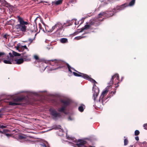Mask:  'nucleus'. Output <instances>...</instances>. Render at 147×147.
<instances>
[{"label":"nucleus","mask_w":147,"mask_h":147,"mask_svg":"<svg viewBox=\"0 0 147 147\" xmlns=\"http://www.w3.org/2000/svg\"><path fill=\"white\" fill-rule=\"evenodd\" d=\"M18 21L20 23L16 25L17 28L19 29L20 31L23 32H25L26 31L27 27L26 25L28 24L27 22L24 21L23 19L20 16L17 17Z\"/></svg>","instance_id":"f257e3e1"},{"label":"nucleus","mask_w":147,"mask_h":147,"mask_svg":"<svg viewBox=\"0 0 147 147\" xmlns=\"http://www.w3.org/2000/svg\"><path fill=\"white\" fill-rule=\"evenodd\" d=\"M119 76L118 74H116L113 76L109 82V84L111 86L113 83L115 85V88H117L118 86V84L119 82Z\"/></svg>","instance_id":"f03ea898"},{"label":"nucleus","mask_w":147,"mask_h":147,"mask_svg":"<svg viewBox=\"0 0 147 147\" xmlns=\"http://www.w3.org/2000/svg\"><path fill=\"white\" fill-rule=\"evenodd\" d=\"M63 26L62 24L60 22H57L54 26H53L51 28L48 29V27L45 28V29L47 32H52L55 28H57L56 31L60 30H62Z\"/></svg>","instance_id":"7ed1b4c3"},{"label":"nucleus","mask_w":147,"mask_h":147,"mask_svg":"<svg viewBox=\"0 0 147 147\" xmlns=\"http://www.w3.org/2000/svg\"><path fill=\"white\" fill-rule=\"evenodd\" d=\"M50 61L52 62H54L55 65L58 66L56 69L61 68L65 67L66 65L67 66V64H68L64 61L60 60L55 59L54 60H51Z\"/></svg>","instance_id":"20e7f679"},{"label":"nucleus","mask_w":147,"mask_h":147,"mask_svg":"<svg viewBox=\"0 0 147 147\" xmlns=\"http://www.w3.org/2000/svg\"><path fill=\"white\" fill-rule=\"evenodd\" d=\"M128 6L127 3H125L120 5H117L113 9L115 11V13H116L119 11L124 9L126 7Z\"/></svg>","instance_id":"39448f33"},{"label":"nucleus","mask_w":147,"mask_h":147,"mask_svg":"<svg viewBox=\"0 0 147 147\" xmlns=\"http://www.w3.org/2000/svg\"><path fill=\"white\" fill-rule=\"evenodd\" d=\"M108 92L109 90L107 89L105 90L102 92L99 99V101L100 102H101L102 103L103 101H104L107 99V97L105 98V97L107 95Z\"/></svg>","instance_id":"423d86ee"},{"label":"nucleus","mask_w":147,"mask_h":147,"mask_svg":"<svg viewBox=\"0 0 147 147\" xmlns=\"http://www.w3.org/2000/svg\"><path fill=\"white\" fill-rule=\"evenodd\" d=\"M98 18H94L90 20L89 22V24L90 25H94L95 26H98L100 24L99 22Z\"/></svg>","instance_id":"0eeeda50"},{"label":"nucleus","mask_w":147,"mask_h":147,"mask_svg":"<svg viewBox=\"0 0 147 147\" xmlns=\"http://www.w3.org/2000/svg\"><path fill=\"white\" fill-rule=\"evenodd\" d=\"M49 111L51 115L54 118L60 117L61 116L60 113H58L55 109H49Z\"/></svg>","instance_id":"6e6552de"},{"label":"nucleus","mask_w":147,"mask_h":147,"mask_svg":"<svg viewBox=\"0 0 147 147\" xmlns=\"http://www.w3.org/2000/svg\"><path fill=\"white\" fill-rule=\"evenodd\" d=\"M93 91L94 92L93 97V100L94 101H95L96 98H97L99 92V89L98 88H93Z\"/></svg>","instance_id":"1a4fd4ad"},{"label":"nucleus","mask_w":147,"mask_h":147,"mask_svg":"<svg viewBox=\"0 0 147 147\" xmlns=\"http://www.w3.org/2000/svg\"><path fill=\"white\" fill-rule=\"evenodd\" d=\"M86 142L82 140H78L77 143L76 144V145L78 147H82L83 146L86 144Z\"/></svg>","instance_id":"9d476101"},{"label":"nucleus","mask_w":147,"mask_h":147,"mask_svg":"<svg viewBox=\"0 0 147 147\" xmlns=\"http://www.w3.org/2000/svg\"><path fill=\"white\" fill-rule=\"evenodd\" d=\"M76 72L78 73L74 72H73V74L74 76H76L81 77L85 79L86 74L81 73L78 71Z\"/></svg>","instance_id":"9b49d317"},{"label":"nucleus","mask_w":147,"mask_h":147,"mask_svg":"<svg viewBox=\"0 0 147 147\" xmlns=\"http://www.w3.org/2000/svg\"><path fill=\"white\" fill-rule=\"evenodd\" d=\"M30 56L26 53H23L22 54V59L25 61H30V60L31 59L30 58Z\"/></svg>","instance_id":"f8f14e48"},{"label":"nucleus","mask_w":147,"mask_h":147,"mask_svg":"<svg viewBox=\"0 0 147 147\" xmlns=\"http://www.w3.org/2000/svg\"><path fill=\"white\" fill-rule=\"evenodd\" d=\"M26 100V98L25 97H18L14 99V101L16 102H22Z\"/></svg>","instance_id":"ddd939ff"},{"label":"nucleus","mask_w":147,"mask_h":147,"mask_svg":"<svg viewBox=\"0 0 147 147\" xmlns=\"http://www.w3.org/2000/svg\"><path fill=\"white\" fill-rule=\"evenodd\" d=\"M85 79L90 81L92 83H94V86L95 85V83H97V82L94 79L91 78L88 75H86Z\"/></svg>","instance_id":"4468645a"},{"label":"nucleus","mask_w":147,"mask_h":147,"mask_svg":"<svg viewBox=\"0 0 147 147\" xmlns=\"http://www.w3.org/2000/svg\"><path fill=\"white\" fill-rule=\"evenodd\" d=\"M61 102L63 103V106L66 107L67 106L69 105L70 104V101L68 100H62Z\"/></svg>","instance_id":"2eb2a0df"},{"label":"nucleus","mask_w":147,"mask_h":147,"mask_svg":"<svg viewBox=\"0 0 147 147\" xmlns=\"http://www.w3.org/2000/svg\"><path fill=\"white\" fill-rule=\"evenodd\" d=\"M63 0H58L52 2V5H58L61 4L63 2Z\"/></svg>","instance_id":"dca6fc26"},{"label":"nucleus","mask_w":147,"mask_h":147,"mask_svg":"<svg viewBox=\"0 0 147 147\" xmlns=\"http://www.w3.org/2000/svg\"><path fill=\"white\" fill-rule=\"evenodd\" d=\"M15 61L16 62V64H20L23 63L24 60L23 59L21 58L19 59H16L15 60Z\"/></svg>","instance_id":"f3484780"},{"label":"nucleus","mask_w":147,"mask_h":147,"mask_svg":"<svg viewBox=\"0 0 147 147\" xmlns=\"http://www.w3.org/2000/svg\"><path fill=\"white\" fill-rule=\"evenodd\" d=\"M6 58L8 60H4L3 61L4 63L6 64H11L12 63L10 60V57L8 55H7L6 57Z\"/></svg>","instance_id":"a211bd4d"},{"label":"nucleus","mask_w":147,"mask_h":147,"mask_svg":"<svg viewBox=\"0 0 147 147\" xmlns=\"http://www.w3.org/2000/svg\"><path fill=\"white\" fill-rule=\"evenodd\" d=\"M2 4L3 6L7 7L9 5V3L4 0H0V5Z\"/></svg>","instance_id":"6ab92c4d"},{"label":"nucleus","mask_w":147,"mask_h":147,"mask_svg":"<svg viewBox=\"0 0 147 147\" xmlns=\"http://www.w3.org/2000/svg\"><path fill=\"white\" fill-rule=\"evenodd\" d=\"M107 12L106 11L105 12H101L99 13L98 14V18H100L102 17V16H107Z\"/></svg>","instance_id":"aec40b11"},{"label":"nucleus","mask_w":147,"mask_h":147,"mask_svg":"<svg viewBox=\"0 0 147 147\" xmlns=\"http://www.w3.org/2000/svg\"><path fill=\"white\" fill-rule=\"evenodd\" d=\"M107 13V16L108 17H110L113 16L114 15L115 13V11L113 10L110 11H106Z\"/></svg>","instance_id":"412c9836"},{"label":"nucleus","mask_w":147,"mask_h":147,"mask_svg":"<svg viewBox=\"0 0 147 147\" xmlns=\"http://www.w3.org/2000/svg\"><path fill=\"white\" fill-rule=\"evenodd\" d=\"M116 89H115V90L114 91H111L107 96V99L108 98H110L111 97L113 96L114 94H115L116 92Z\"/></svg>","instance_id":"4be33fe9"},{"label":"nucleus","mask_w":147,"mask_h":147,"mask_svg":"<svg viewBox=\"0 0 147 147\" xmlns=\"http://www.w3.org/2000/svg\"><path fill=\"white\" fill-rule=\"evenodd\" d=\"M90 25H86L84 27H82L81 29V30L80 31V32H82L84 30H86L88 29L89 28Z\"/></svg>","instance_id":"5701e85b"},{"label":"nucleus","mask_w":147,"mask_h":147,"mask_svg":"<svg viewBox=\"0 0 147 147\" xmlns=\"http://www.w3.org/2000/svg\"><path fill=\"white\" fill-rule=\"evenodd\" d=\"M67 66L68 68L69 71L71 73L72 72V71L71 70V69L73 70L74 71H76V72L77 71V70H76L74 68L71 67L68 64H67Z\"/></svg>","instance_id":"b1692460"},{"label":"nucleus","mask_w":147,"mask_h":147,"mask_svg":"<svg viewBox=\"0 0 147 147\" xmlns=\"http://www.w3.org/2000/svg\"><path fill=\"white\" fill-rule=\"evenodd\" d=\"M9 105L15 106L16 105H20L21 104L20 103L18 102H9Z\"/></svg>","instance_id":"393cba45"},{"label":"nucleus","mask_w":147,"mask_h":147,"mask_svg":"<svg viewBox=\"0 0 147 147\" xmlns=\"http://www.w3.org/2000/svg\"><path fill=\"white\" fill-rule=\"evenodd\" d=\"M60 42L61 43H64L67 42H68V40L66 38H62L60 40Z\"/></svg>","instance_id":"a878e982"},{"label":"nucleus","mask_w":147,"mask_h":147,"mask_svg":"<svg viewBox=\"0 0 147 147\" xmlns=\"http://www.w3.org/2000/svg\"><path fill=\"white\" fill-rule=\"evenodd\" d=\"M66 108L65 107H62L61 108L59 109L58 111L60 112H64Z\"/></svg>","instance_id":"bb28decb"},{"label":"nucleus","mask_w":147,"mask_h":147,"mask_svg":"<svg viewBox=\"0 0 147 147\" xmlns=\"http://www.w3.org/2000/svg\"><path fill=\"white\" fill-rule=\"evenodd\" d=\"M34 58L38 62H41L42 61V59L39 58L38 56L37 55H35L34 56Z\"/></svg>","instance_id":"cd10ccee"},{"label":"nucleus","mask_w":147,"mask_h":147,"mask_svg":"<svg viewBox=\"0 0 147 147\" xmlns=\"http://www.w3.org/2000/svg\"><path fill=\"white\" fill-rule=\"evenodd\" d=\"M26 137L22 135H19L18 137V138L19 139L23 140H26Z\"/></svg>","instance_id":"c85d7f7f"},{"label":"nucleus","mask_w":147,"mask_h":147,"mask_svg":"<svg viewBox=\"0 0 147 147\" xmlns=\"http://www.w3.org/2000/svg\"><path fill=\"white\" fill-rule=\"evenodd\" d=\"M13 56H19L20 55V54L14 51H13Z\"/></svg>","instance_id":"c756f323"},{"label":"nucleus","mask_w":147,"mask_h":147,"mask_svg":"<svg viewBox=\"0 0 147 147\" xmlns=\"http://www.w3.org/2000/svg\"><path fill=\"white\" fill-rule=\"evenodd\" d=\"M33 27H34V29L32 30V32H36L37 31V29L36 26H33Z\"/></svg>","instance_id":"7c9ffc66"},{"label":"nucleus","mask_w":147,"mask_h":147,"mask_svg":"<svg viewBox=\"0 0 147 147\" xmlns=\"http://www.w3.org/2000/svg\"><path fill=\"white\" fill-rule=\"evenodd\" d=\"M135 0H132L129 3V5L130 6H132L135 3Z\"/></svg>","instance_id":"2f4dec72"},{"label":"nucleus","mask_w":147,"mask_h":147,"mask_svg":"<svg viewBox=\"0 0 147 147\" xmlns=\"http://www.w3.org/2000/svg\"><path fill=\"white\" fill-rule=\"evenodd\" d=\"M124 145L126 146L128 144V141L127 138L124 140Z\"/></svg>","instance_id":"473e14b6"},{"label":"nucleus","mask_w":147,"mask_h":147,"mask_svg":"<svg viewBox=\"0 0 147 147\" xmlns=\"http://www.w3.org/2000/svg\"><path fill=\"white\" fill-rule=\"evenodd\" d=\"M86 36H77L75 38V39H76L77 40H78L80 39H81V38H84Z\"/></svg>","instance_id":"72a5a7b5"},{"label":"nucleus","mask_w":147,"mask_h":147,"mask_svg":"<svg viewBox=\"0 0 147 147\" xmlns=\"http://www.w3.org/2000/svg\"><path fill=\"white\" fill-rule=\"evenodd\" d=\"M78 110L81 112H82L84 111L83 107L82 106H80L78 107Z\"/></svg>","instance_id":"f704fd0d"},{"label":"nucleus","mask_w":147,"mask_h":147,"mask_svg":"<svg viewBox=\"0 0 147 147\" xmlns=\"http://www.w3.org/2000/svg\"><path fill=\"white\" fill-rule=\"evenodd\" d=\"M140 134V131L138 130H136L135 131V136H138Z\"/></svg>","instance_id":"c9c22d12"},{"label":"nucleus","mask_w":147,"mask_h":147,"mask_svg":"<svg viewBox=\"0 0 147 147\" xmlns=\"http://www.w3.org/2000/svg\"><path fill=\"white\" fill-rule=\"evenodd\" d=\"M9 131V130L7 129H4L3 130V131H2V133L3 134H6Z\"/></svg>","instance_id":"e433bc0d"},{"label":"nucleus","mask_w":147,"mask_h":147,"mask_svg":"<svg viewBox=\"0 0 147 147\" xmlns=\"http://www.w3.org/2000/svg\"><path fill=\"white\" fill-rule=\"evenodd\" d=\"M5 55V53L3 52H0V57Z\"/></svg>","instance_id":"4c0bfd02"},{"label":"nucleus","mask_w":147,"mask_h":147,"mask_svg":"<svg viewBox=\"0 0 147 147\" xmlns=\"http://www.w3.org/2000/svg\"><path fill=\"white\" fill-rule=\"evenodd\" d=\"M9 55L10 57H11V58H13V53H9Z\"/></svg>","instance_id":"58836bf2"},{"label":"nucleus","mask_w":147,"mask_h":147,"mask_svg":"<svg viewBox=\"0 0 147 147\" xmlns=\"http://www.w3.org/2000/svg\"><path fill=\"white\" fill-rule=\"evenodd\" d=\"M0 127L1 128H2V129H3V128H6L7 127H6V126L2 125L1 126L0 125Z\"/></svg>","instance_id":"ea45409f"},{"label":"nucleus","mask_w":147,"mask_h":147,"mask_svg":"<svg viewBox=\"0 0 147 147\" xmlns=\"http://www.w3.org/2000/svg\"><path fill=\"white\" fill-rule=\"evenodd\" d=\"M7 36L8 35L7 34H5L3 36V37L5 38L6 39H7Z\"/></svg>","instance_id":"a19ab883"},{"label":"nucleus","mask_w":147,"mask_h":147,"mask_svg":"<svg viewBox=\"0 0 147 147\" xmlns=\"http://www.w3.org/2000/svg\"><path fill=\"white\" fill-rule=\"evenodd\" d=\"M39 28L40 30H42V26L41 24H39Z\"/></svg>","instance_id":"79ce46f5"},{"label":"nucleus","mask_w":147,"mask_h":147,"mask_svg":"<svg viewBox=\"0 0 147 147\" xmlns=\"http://www.w3.org/2000/svg\"><path fill=\"white\" fill-rule=\"evenodd\" d=\"M5 135L7 137L10 136H11V135L9 134H7V133L5 134Z\"/></svg>","instance_id":"37998d69"},{"label":"nucleus","mask_w":147,"mask_h":147,"mask_svg":"<svg viewBox=\"0 0 147 147\" xmlns=\"http://www.w3.org/2000/svg\"><path fill=\"white\" fill-rule=\"evenodd\" d=\"M22 48H23L24 49H28V48L27 47L26 45H24L22 47Z\"/></svg>","instance_id":"c03bdc74"},{"label":"nucleus","mask_w":147,"mask_h":147,"mask_svg":"<svg viewBox=\"0 0 147 147\" xmlns=\"http://www.w3.org/2000/svg\"><path fill=\"white\" fill-rule=\"evenodd\" d=\"M28 41L30 42V43H31L33 41V39H32L30 38L28 39Z\"/></svg>","instance_id":"a18cd8bd"},{"label":"nucleus","mask_w":147,"mask_h":147,"mask_svg":"<svg viewBox=\"0 0 147 147\" xmlns=\"http://www.w3.org/2000/svg\"><path fill=\"white\" fill-rule=\"evenodd\" d=\"M135 139L137 141H138L139 140V138L138 137V136L136 137H135Z\"/></svg>","instance_id":"49530a36"},{"label":"nucleus","mask_w":147,"mask_h":147,"mask_svg":"<svg viewBox=\"0 0 147 147\" xmlns=\"http://www.w3.org/2000/svg\"><path fill=\"white\" fill-rule=\"evenodd\" d=\"M147 127V125H146L145 127H144V129H146L147 130V128L146 127Z\"/></svg>","instance_id":"de8ad7c7"},{"label":"nucleus","mask_w":147,"mask_h":147,"mask_svg":"<svg viewBox=\"0 0 147 147\" xmlns=\"http://www.w3.org/2000/svg\"><path fill=\"white\" fill-rule=\"evenodd\" d=\"M146 125H147V123H145L143 125V127H145Z\"/></svg>","instance_id":"09e8293b"},{"label":"nucleus","mask_w":147,"mask_h":147,"mask_svg":"<svg viewBox=\"0 0 147 147\" xmlns=\"http://www.w3.org/2000/svg\"><path fill=\"white\" fill-rule=\"evenodd\" d=\"M2 116V115L1 114H0V118Z\"/></svg>","instance_id":"8fccbe9b"},{"label":"nucleus","mask_w":147,"mask_h":147,"mask_svg":"<svg viewBox=\"0 0 147 147\" xmlns=\"http://www.w3.org/2000/svg\"><path fill=\"white\" fill-rule=\"evenodd\" d=\"M43 147H46V146L45 145H44L43 146Z\"/></svg>","instance_id":"3c124183"},{"label":"nucleus","mask_w":147,"mask_h":147,"mask_svg":"<svg viewBox=\"0 0 147 147\" xmlns=\"http://www.w3.org/2000/svg\"><path fill=\"white\" fill-rule=\"evenodd\" d=\"M69 119H70V120H71V118H70V117H69Z\"/></svg>","instance_id":"603ef678"},{"label":"nucleus","mask_w":147,"mask_h":147,"mask_svg":"<svg viewBox=\"0 0 147 147\" xmlns=\"http://www.w3.org/2000/svg\"><path fill=\"white\" fill-rule=\"evenodd\" d=\"M0 133H2V131H1L0 130Z\"/></svg>","instance_id":"864d4df0"},{"label":"nucleus","mask_w":147,"mask_h":147,"mask_svg":"<svg viewBox=\"0 0 147 147\" xmlns=\"http://www.w3.org/2000/svg\"><path fill=\"white\" fill-rule=\"evenodd\" d=\"M83 146V147H87V146H84H84Z\"/></svg>","instance_id":"5fc2aeb1"},{"label":"nucleus","mask_w":147,"mask_h":147,"mask_svg":"<svg viewBox=\"0 0 147 147\" xmlns=\"http://www.w3.org/2000/svg\"><path fill=\"white\" fill-rule=\"evenodd\" d=\"M89 147H94V146H89Z\"/></svg>","instance_id":"6e6d98bb"},{"label":"nucleus","mask_w":147,"mask_h":147,"mask_svg":"<svg viewBox=\"0 0 147 147\" xmlns=\"http://www.w3.org/2000/svg\"><path fill=\"white\" fill-rule=\"evenodd\" d=\"M27 42V41H24V42Z\"/></svg>","instance_id":"4d7b16f0"},{"label":"nucleus","mask_w":147,"mask_h":147,"mask_svg":"<svg viewBox=\"0 0 147 147\" xmlns=\"http://www.w3.org/2000/svg\"><path fill=\"white\" fill-rule=\"evenodd\" d=\"M65 24V23H64V24L63 25V26H64Z\"/></svg>","instance_id":"13d9d810"},{"label":"nucleus","mask_w":147,"mask_h":147,"mask_svg":"<svg viewBox=\"0 0 147 147\" xmlns=\"http://www.w3.org/2000/svg\"><path fill=\"white\" fill-rule=\"evenodd\" d=\"M36 19H37V18H36V19H35V21H36Z\"/></svg>","instance_id":"bf43d9fd"},{"label":"nucleus","mask_w":147,"mask_h":147,"mask_svg":"<svg viewBox=\"0 0 147 147\" xmlns=\"http://www.w3.org/2000/svg\"><path fill=\"white\" fill-rule=\"evenodd\" d=\"M125 138V137L124 136V138Z\"/></svg>","instance_id":"052dcab7"},{"label":"nucleus","mask_w":147,"mask_h":147,"mask_svg":"<svg viewBox=\"0 0 147 147\" xmlns=\"http://www.w3.org/2000/svg\"><path fill=\"white\" fill-rule=\"evenodd\" d=\"M131 147H133V146H132Z\"/></svg>","instance_id":"680f3d73"},{"label":"nucleus","mask_w":147,"mask_h":147,"mask_svg":"<svg viewBox=\"0 0 147 147\" xmlns=\"http://www.w3.org/2000/svg\"><path fill=\"white\" fill-rule=\"evenodd\" d=\"M1 111L0 110V112H1Z\"/></svg>","instance_id":"e2e57ef3"}]
</instances>
